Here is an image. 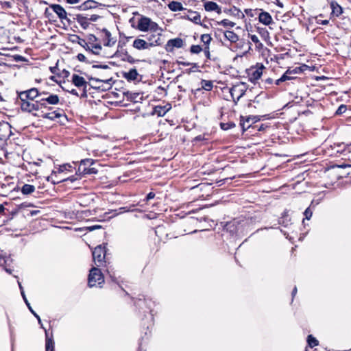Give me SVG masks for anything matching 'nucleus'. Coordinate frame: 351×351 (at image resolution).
<instances>
[{"label": "nucleus", "mask_w": 351, "mask_h": 351, "mask_svg": "<svg viewBox=\"0 0 351 351\" xmlns=\"http://www.w3.org/2000/svg\"><path fill=\"white\" fill-rule=\"evenodd\" d=\"M71 16H75L73 19H76V21L80 25V26L84 29H86L89 27L90 22L97 21L100 16L97 14H87L83 13H73L69 14Z\"/></svg>", "instance_id": "obj_1"}, {"label": "nucleus", "mask_w": 351, "mask_h": 351, "mask_svg": "<svg viewBox=\"0 0 351 351\" xmlns=\"http://www.w3.org/2000/svg\"><path fill=\"white\" fill-rule=\"evenodd\" d=\"M125 45V41L119 40L117 45V50L114 54L109 56L110 58H120L122 61L128 62L130 64H134L138 62V60L134 59L128 54V51L124 48Z\"/></svg>", "instance_id": "obj_2"}, {"label": "nucleus", "mask_w": 351, "mask_h": 351, "mask_svg": "<svg viewBox=\"0 0 351 351\" xmlns=\"http://www.w3.org/2000/svg\"><path fill=\"white\" fill-rule=\"evenodd\" d=\"M134 304L137 307L143 309V307L146 308V310L143 311V313H145L144 317L149 319L150 322H152L154 319V315L152 314V304H154V302L151 300L138 298L135 301Z\"/></svg>", "instance_id": "obj_3"}, {"label": "nucleus", "mask_w": 351, "mask_h": 351, "mask_svg": "<svg viewBox=\"0 0 351 351\" xmlns=\"http://www.w3.org/2000/svg\"><path fill=\"white\" fill-rule=\"evenodd\" d=\"M99 285L104 282V278L101 270L97 267H93L89 272L88 277V285L90 287L96 285V283Z\"/></svg>", "instance_id": "obj_4"}, {"label": "nucleus", "mask_w": 351, "mask_h": 351, "mask_svg": "<svg viewBox=\"0 0 351 351\" xmlns=\"http://www.w3.org/2000/svg\"><path fill=\"white\" fill-rule=\"evenodd\" d=\"M106 249L104 246L101 245H97L93 250L92 254L93 258L95 263L97 267L101 266L102 263L104 262V259L106 257Z\"/></svg>", "instance_id": "obj_5"}, {"label": "nucleus", "mask_w": 351, "mask_h": 351, "mask_svg": "<svg viewBox=\"0 0 351 351\" xmlns=\"http://www.w3.org/2000/svg\"><path fill=\"white\" fill-rule=\"evenodd\" d=\"M18 97H23L25 99L34 101L40 97V91L36 88H32L29 90L18 93Z\"/></svg>", "instance_id": "obj_6"}, {"label": "nucleus", "mask_w": 351, "mask_h": 351, "mask_svg": "<svg viewBox=\"0 0 351 351\" xmlns=\"http://www.w3.org/2000/svg\"><path fill=\"white\" fill-rule=\"evenodd\" d=\"M50 8L57 14L61 22H63L64 19H67V16L69 14H72L70 11H66L59 4H51L50 5Z\"/></svg>", "instance_id": "obj_7"}, {"label": "nucleus", "mask_w": 351, "mask_h": 351, "mask_svg": "<svg viewBox=\"0 0 351 351\" xmlns=\"http://www.w3.org/2000/svg\"><path fill=\"white\" fill-rule=\"evenodd\" d=\"M245 93L244 88H241V85H234L230 88V93L234 102L237 104Z\"/></svg>", "instance_id": "obj_8"}, {"label": "nucleus", "mask_w": 351, "mask_h": 351, "mask_svg": "<svg viewBox=\"0 0 351 351\" xmlns=\"http://www.w3.org/2000/svg\"><path fill=\"white\" fill-rule=\"evenodd\" d=\"M263 69H265L263 64H258L255 69H251L250 73H249L250 81L255 83L258 80H259L263 75Z\"/></svg>", "instance_id": "obj_9"}, {"label": "nucleus", "mask_w": 351, "mask_h": 351, "mask_svg": "<svg viewBox=\"0 0 351 351\" xmlns=\"http://www.w3.org/2000/svg\"><path fill=\"white\" fill-rule=\"evenodd\" d=\"M183 45V40L180 38H176L168 40L165 47V49L168 52H172L174 48H182Z\"/></svg>", "instance_id": "obj_10"}, {"label": "nucleus", "mask_w": 351, "mask_h": 351, "mask_svg": "<svg viewBox=\"0 0 351 351\" xmlns=\"http://www.w3.org/2000/svg\"><path fill=\"white\" fill-rule=\"evenodd\" d=\"M240 228L241 226L239 221L234 220L232 221L227 222L224 226V230L230 232L231 235L237 236L239 234Z\"/></svg>", "instance_id": "obj_11"}, {"label": "nucleus", "mask_w": 351, "mask_h": 351, "mask_svg": "<svg viewBox=\"0 0 351 351\" xmlns=\"http://www.w3.org/2000/svg\"><path fill=\"white\" fill-rule=\"evenodd\" d=\"M259 120L260 119L257 116H249L245 119H244V117L241 116L240 126L242 129V133H244L247 129L253 126L252 125H247L245 128V122L249 123L250 121H252L253 123H255Z\"/></svg>", "instance_id": "obj_12"}, {"label": "nucleus", "mask_w": 351, "mask_h": 351, "mask_svg": "<svg viewBox=\"0 0 351 351\" xmlns=\"http://www.w3.org/2000/svg\"><path fill=\"white\" fill-rule=\"evenodd\" d=\"M161 37L162 33H151V34L147 37V43H153V47L161 45L163 43V40Z\"/></svg>", "instance_id": "obj_13"}, {"label": "nucleus", "mask_w": 351, "mask_h": 351, "mask_svg": "<svg viewBox=\"0 0 351 351\" xmlns=\"http://www.w3.org/2000/svg\"><path fill=\"white\" fill-rule=\"evenodd\" d=\"M101 3H99L93 0H87L80 5L77 6V8L80 11H86L88 10L94 9L97 8L99 5H101Z\"/></svg>", "instance_id": "obj_14"}, {"label": "nucleus", "mask_w": 351, "mask_h": 351, "mask_svg": "<svg viewBox=\"0 0 351 351\" xmlns=\"http://www.w3.org/2000/svg\"><path fill=\"white\" fill-rule=\"evenodd\" d=\"M20 99L19 106L23 112L32 113V103L34 101L18 97Z\"/></svg>", "instance_id": "obj_15"}, {"label": "nucleus", "mask_w": 351, "mask_h": 351, "mask_svg": "<svg viewBox=\"0 0 351 351\" xmlns=\"http://www.w3.org/2000/svg\"><path fill=\"white\" fill-rule=\"evenodd\" d=\"M151 19L147 16H141L138 21L137 28L141 32H147L149 28Z\"/></svg>", "instance_id": "obj_16"}, {"label": "nucleus", "mask_w": 351, "mask_h": 351, "mask_svg": "<svg viewBox=\"0 0 351 351\" xmlns=\"http://www.w3.org/2000/svg\"><path fill=\"white\" fill-rule=\"evenodd\" d=\"M204 2V7L206 11L207 12H213L215 11L218 14H220L221 12V8L218 5V4L214 1H205L203 0Z\"/></svg>", "instance_id": "obj_17"}, {"label": "nucleus", "mask_w": 351, "mask_h": 351, "mask_svg": "<svg viewBox=\"0 0 351 351\" xmlns=\"http://www.w3.org/2000/svg\"><path fill=\"white\" fill-rule=\"evenodd\" d=\"M42 117L43 119H47L51 121H55L56 119L60 117H63L65 119H66V116L64 112H62V111H53L51 112L44 113L43 114H42Z\"/></svg>", "instance_id": "obj_18"}, {"label": "nucleus", "mask_w": 351, "mask_h": 351, "mask_svg": "<svg viewBox=\"0 0 351 351\" xmlns=\"http://www.w3.org/2000/svg\"><path fill=\"white\" fill-rule=\"evenodd\" d=\"M101 32L104 34V45L106 47H112L116 43V39L112 38L111 33L106 29L103 28Z\"/></svg>", "instance_id": "obj_19"}, {"label": "nucleus", "mask_w": 351, "mask_h": 351, "mask_svg": "<svg viewBox=\"0 0 351 351\" xmlns=\"http://www.w3.org/2000/svg\"><path fill=\"white\" fill-rule=\"evenodd\" d=\"M132 46L136 49L142 50L153 47V43H147L145 40L137 38L133 42Z\"/></svg>", "instance_id": "obj_20"}, {"label": "nucleus", "mask_w": 351, "mask_h": 351, "mask_svg": "<svg viewBox=\"0 0 351 351\" xmlns=\"http://www.w3.org/2000/svg\"><path fill=\"white\" fill-rule=\"evenodd\" d=\"M183 18L187 19L195 24H201V16L197 12L188 10V14L184 15Z\"/></svg>", "instance_id": "obj_21"}, {"label": "nucleus", "mask_w": 351, "mask_h": 351, "mask_svg": "<svg viewBox=\"0 0 351 351\" xmlns=\"http://www.w3.org/2000/svg\"><path fill=\"white\" fill-rule=\"evenodd\" d=\"M71 82L77 88H80V87L86 88L87 84H88L87 82L85 80V79L83 77L80 76L77 74H73L72 75Z\"/></svg>", "instance_id": "obj_22"}, {"label": "nucleus", "mask_w": 351, "mask_h": 351, "mask_svg": "<svg viewBox=\"0 0 351 351\" xmlns=\"http://www.w3.org/2000/svg\"><path fill=\"white\" fill-rule=\"evenodd\" d=\"M258 20L265 25H269L273 22L271 16L267 12H261L258 15Z\"/></svg>", "instance_id": "obj_23"}, {"label": "nucleus", "mask_w": 351, "mask_h": 351, "mask_svg": "<svg viewBox=\"0 0 351 351\" xmlns=\"http://www.w3.org/2000/svg\"><path fill=\"white\" fill-rule=\"evenodd\" d=\"M138 73L135 68L131 69L128 72L123 73V76L128 82L134 81L137 79Z\"/></svg>", "instance_id": "obj_24"}, {"label": "nucleus", "mask_w": 351, "mask_h": 351, "mask_svg": "<svg viewBox=\"0 0 351 351\" xmlns=\"http://www.w3.org/2000/svg\"><path fill=\"white\" fill-rule=\"evenodd\" d=\"M45 332L46 337L45 351H54V341L53 339V337H49L46 329H45Z\"/></svg>", "instance_id": "obj_25"}, {"label": "nucleus", "mask_w": 351, "mask_h": 351, "mask_svg": "<svg viewBox=\"0 0 351 351\" xmlns=\"http://www.w3.org/2000/svg\"><path fill=\"white\" fill-rule=\"evenodd\" d=\"M223 34L225 38L232 43H236L239 40V36L233 31H225Z\"/></svg>", "instance_id": "obj_26"}, {"label": "nucleus", "mask_w": 351, "mask_h": 351, "mask_svg": "<svg viewBox=\"0 0 351 351\" xmlns=\"http://www.w3.org/2000/svg\"><path fill=\"white\" fill-rule=\"evenodd\" d=\"M73 39L72 40V42L73 43H77V44H79L81 47H82L83 48L85 49V50L86 51H88V50H90V45H88V43H87L86 42V40L84 39H82L79 36L77 35H73Z\"/></svg>", "instance_id": "obj_27"}, {"label": "nucleus", "mask_w": 351, "mask_h": 351, "mask_svg": "<svg viewBox=\"0 0 351 351\" xmlns=\"http://www.w3.org/2000/svg\"><path fill=\"white\" fill-rule=\"evenodd\" d=\"M44 100L46 101L47 104L51 105H56L60 101L58 95L55 94H49L47 97H44Z\"/></svg>", "instance_id": "obj_28"}, {"label": "nucleus", "mask_w": 351, "mask_h": 351, "mask_svg": "<svg viewBox=\"0 0 351 351\" xmlns=\"http://www.w3.org/2000/svg\"><path fill=\"white\" fill-rule=\"evenodd\" d=\"M169 110L167 108L166 106H157L154 107L153 114L157 115L158 117H163Z\"/></svg>", "instance_id": "obj_29"}, {"label": "nucleus", "mask_w": 351, "mask_h": 351, "mask_svg": "<svg viewBox=\"0 0 351 351\" xmlns=\"http://www.w3.org/2000/svg\"><path fill=\"white\" fill-rule=\"evenodd\" d=\"M201 84H202V87L196 89L195 93L197 91H200L201 89H204L206 91H210L212 90V88L213 87V82H212V81H210V80H202Z\"/></svg>", "instance_id": "obj_30"}, {"label": "nucleus", "mask_w": 351, "mask_h": 351, "mask_svg": "<svg viewBox=\"0 0 351 351\" xmlns=\"http://www.w3.org/2000/svg\"><path fill=\"white\" fill-rule=\"evenodd\" d=\"M168 7L173 12L181 11V10H185L183 8V6H182L181 3H180L178 1H173L170 2L168 4Z\"/></svg>", "instance_id": "obj_31"}, {"label": "nucleus", "mask_w": 351, "mask_h": 351, "mask_svg": "<svg viewBox=\"0 0 351 351\" xmlns=\"http://www.w3.org/2000/svg\"><path fill=\"white\" fill-rule=\"evenodd\" d=\"M330 5L332 12L336 16H339L343 13V8L337 2H332Z\"/></svg>", "instance_id": "obj_32"}, {"label": "nucleus", "mask_w": 351, "mask_h": 351, "mask_svg": "<svg viewBox=\"0 0 351 351\" xmlns=\"http://www.w3.org/2000/svg\"><path fill=\"white\" fill-rule=\"evenodd\" d=\"M35 186L32 184H25L21 191L23 195H29L35 191Z\"/></svg>", "instance_id": "obj_33"}, {"label": "nucleus", "mask_w": 351, "mask_h": 351, "mask_svg": "<svg viewBox=\"0 0 351 351\" xmlns=\"http://www.w3.org/2000/svg\"><path fill=\"white\" fill-rule=\"evenodd\" d=\"M93 163L94 160L92 159L86 158L82 160L77 172H81V170L83 169L84 167H90Z\"/></svg>", "instance_id": "obj_34"}, {"label": "nucleus", "mask_w": 351, "mask_h": 351, "mask_svg": "<svg viewBox=\"0 0 351 351\" xmlns=\"http://www.w3.org/2000/svg\"><path fill=\"white\" fill-rule=\"evenodd\" d=\"M98 172V170L95 167H84L83 169L81 170V172H77L79 174H83V175H90V174H97Z\"/></svg>", "instance_id": "obj_35"}, {"label": "nucleus", "mask_w": 351, "mask_h": 351, "mask_svg": "<svg viewBox=\"0 0 351 351\" xmlns=\"http://www.w3.org/2000/svg\"><path fill=\"white\" fill-rule=\"evenodd\" d=\"M151 33H162V29L158 26V25L151 20L149 23V28Z\"/></svg>", "instance_id": "obj_36"}, {"label": "nucleus", "mask_w": 351, "mask_h": 351, "mask_svg": "<svg viewBox=\"0 0 351 351\" xmlns=\"http://www.w3.org/2000/svg\"><path fill=\"white\" fill-rule=\"evenodd\" d=\"M90 47V50H88V51H89L91 53L95 54V55H99V51L102 49L101 45L99 43L92 44Z\"/></svg>", "instance_id": "obj_37"}, {"label": "nucleus", "mask_w": 351, "mask_h": 351, "mask_svg": "<svg viewBox=\"0 0 351 351\" xmlns=\"http://www.w3.org/2000/svg\"><path fill=\"white\" fill-rule=\"evenodd\" d=\"M89 80H92V81H95L97 82H103V83L107 84L109 86L107 88V89L110 88V87L111 86L112 82H114L113 79L112 77H110L109 79H107V80H100V79H98V78H96V77H89Z\"/></svg>", "instance_id": "obj_38"}, {"label": "nucleus", "mask_w": 351, "mask_h": 351, "mask_svg": "<svg viewBox=\"0 0 351 351\" xmlns=\"http://www.w3.org/2000/svg\"><path fill=\"white\" fill-rule=\"evenodd\" d=\"M290 220L291 219L289 217V215L287 214V213H285L283 216L280 218L279 223L285 227H287L289 224Z\"/></svg>", "instance_id": "obj_39"}, {"label": "nucleus", "mask_w": 351, "mask_h": 351, "mask_svg": "<svg viewBox=\"0 0 351 351\" xmlns=\"http://www.w3.org/2000/svg\"><path fill=\"white\" fill-rule=\"evenodd\" d=\"M302 71L303 70L301 69V67H295L293 69H287L283 75L292 76L291 75L301 73Z\"/></svg>", "instance_id": "obj_40"}, {"label": "nucleus", "mask_w": 351, "mask_h": 351, "mask_svg": "<svg viewBox=\"0 0 351 351\" xmlns=\"http://www.w3.org/2000/svg\"><path fill=\"white\" fill-rule=\"evenodd\" d=\"M307 343H308V345L309 346V347H311V348H313V347L317 346L319 343L318 341L314 337H313L312 335H308Z\"/></svg>", "instance_id": "obj_41"}, {"label": "nucleus", "mask_w": 351, "mask_h": 351, "mask_svg": "<svg viewBox=\"0 0 351 351\" xmlns=\"http://www.w3.org/2000/svg\"><path fill=\"white\" fill-rule=\"evenodd\" d=\"M347 147H348L347 145L342 143L335 144L334 149H335L336 152L338 153H343L346 150V149L348 148Z\"/></svg>", "instance_id": "obj_42"}, {"label": "nucleus", "mask_w": 351, "mask_h": 351, "mask_svg": "<svg viewBox=\"0 0 351 351\" xmlns=\"http://www.w3.org/2000/svg\"><path fill=\"white\" fill-rule=\"evenodd\" d=\"M200 38L201 41L204 43L205 46L209 45L212 40L211 36L208 34H202Z\"/></svg>", "instance_id": "obj_43"}, {"label": "nucleus", "mask_w": 351, "mask_h": 351, "mask_svg": "<svg viewBox=\"0 0 351 351\" xmlns=\"http://www.w3.org/2000/svg\"><path fill=\"white\" fill-rule=\"evenodd\" d=\"M202 51H203V48L198 45H193L190 47V52L193 54H198Z\"/></svg>", "instance_id": "obj_44"}, {"label": "nucleus", "mask_w": 351, "mask_h": 351, "mask_svg": "<svg viewBox=\"0 0 351 351\" xmlns=\"http://www.w3.org/2000/svg\"><path fill=\"white\" fill-rule=\"evenodd\" d=\"M235 127V123L232 121H230V122H228V123H220V128L223 130H228L230 128H234Z\"/></svg>", "instance_id": "obj_45"}, {"label": "nucleus", "mask_w": 351, "mask_h": 351, "mask_svg": "<svg viewBox=\"0 0 351 351\" xmlns=\"http://www.w3.org/2000/svg\"><path fill=\"white\" fill-rule=\"evenodd\" d=\"M191 67L190 69L185 70V73L190 74L191 73L195 72L196 71H198V68L199 67L197 63L195 62H191Z\"/></svg>", "instance_id": "obj_46"}, {"label": "nucleus", "mask_w": 351, "mask_h": 351, "mask_svg": "<svg viewBox=\"0 0 351 351\" xmlns=\"http://www.w3.org/2000/svg\"><path fill=\"white\" fill-rule=\"evenodd\" d=\"M294 78H295V77H293V76L282 75L279 79L276 80V84L279 85L281 82H284L287 80H293Z\"/></svg>", "instance_id": "obj_47"}, {"label": "nucleus", "mask_w": 351, "mask_h": 351, "mask_svg": "<svg viewBox=\"0 0 351 351\" xmlns=\"http://www.w3.org/2000/svg\"><path fill=\"white\" fill-rule=\"evenodd\" d=\"M70 167H71V165H69V164H64L62 166H60L58 171L53 170L52 174L56 175L57 173H62L64 171H67V170H69V168H70Z\"/></svg>", "instance_id": "obj_48"}, {"label": "nucleus", "mask_w": 351, "mask_h": 351, "mask_svg": "<svg viewBox=\"0 0 351 351\" xmlns=\"http://www.w3.org/2000/svg\"><path fill=\"white\" fill-rule=\"evenodd\" d=\"M218 24L221 25L224 27H232L235 25V23L232 21H230L228 19H223L220 22H218Z\"/></svg>", "instance_id": "obj_49"}, {"label": "nucleus", "mask_w": 351, "mask_h": 351, "mask_svg": "<svg viewBox=\"0 0 351 351\" xmlns=\"http://www.w3.org/2000/svg\"><path fill=\"white\" fill-rule=\"evenodd\" d=\"M252 41L256 45L258 48H262L263 45L260 42L258 38L256 35H250V36Z\"/></svg>", "instance_id": "obj_50"}, {"label": "nucleus", "mask_w": 351, "mask_h": 351, "mask_svg": "<svg viewBox=\"0 0 351 351\" xmlns=\"http://www.w3.org/2000/svg\"><path fill=\"white\" fill-rule=\"evenodd\" d=\"M346 110H347V106L344 104H341L340 106H339V108L336 110L335 114L341 115V114H343L344 112H346Z\"/></svg>", "instance_id": "obj_51"}, {"label": "nucleus", "mask_w": 351, "mask_h": 351, "mask_svg": "<svg viewBox=\"0 0 351 351\" xmlns=\"http://www.w3.org/2000/svg\"><path fill=\"white\" fill-rule=\"evenodd\" d=\"M18 283H19V288H20V290H21V295H22V297H23V298L24 300V302H25L27 306L29 308L30 307L29 306V302H28V300H27V298L25 296V292L23 291V287L21 286V283L19 282H18Z\"/></svg>", "instance_id": "obj_52"}, {"label": "nucleus", "mask_w": 351, "mask_h": 351, "mask_svg": "<svg viewBox=\"0 0 351 351\" xmlns=\"http://www.w3.org/2000/svg\"><path fill=\"white\" fill-rule=\"evenodd\" d=\"M38 105L39 106V108H46L47 107V103L46 101L44 100V97L42 98H38V99L36 100Z\"/></svg>", "instance_id": "obj_53"}, {"label": "nucleus", "mask_w": 351, "mask_h": 351, "mask_svg": "<svg viewBox=\"0 0 351 351\" xmlns=\"http://www.w3.org/2000/svg\"><path fill=\"white\" fill-rule=\"evenodd\" d=\"M29 310L34 315V317H36L40 327L45 330V328L43 327V323H42L40 316L32 309V308L29 307Z\"/></svg>", "instance_id": "obj_54"}, {"label": "nucleus", "mask_w": 351, "mask_h": 351, "mask_svg": "<svg viewBox=\"0 0 351 351\" xmlns=\"http://www.w3.org/2000/svg\"><path fill=\"white\" fill-rule=\"evenodd\" d=\"M312 215H313V211L310 207L307 208L304 212V215L305 216V219H306L307 220H309L311 218Z\"/></svg>", "instance_id": "obj_55"}, {"label": "nucleus", "mask_w": 351, "mask_h": 351, "mask_svg": "<svg viewBox=\"0 0 351 351\" xmlns=\"http://www.w3.org/2000/svg\"><path fill=\"white\" fill-rule=\"evenodd\" d=\"M0 5L3 9H8L12 8V3L10 1H1Z\"/></svg>", "instance_id": "obj_56"}, {"label": "nucleus", "mask_w": 351, "mask_h": 351, "mask_svg": "<svg viewBox=\"0 0 351 351\" xmlns=\"http://www.w3.org/2000/svg\"><path fill=\"white\" fill-rule=\"evenodd\" d=\"M77 58L80 62H86V63H88V64L90 63V62L88 61L87 60V58H86V56L84 54H82V53H78L77 56Z\"/></svg>", "instance_id": "obj_57"}, {"label": "nucleus", "mask_w": 351, "mask_h": 351, "mask_svg": "<svg viewBox=\"0 0 351 351\" xmlns=\"http://www.w3.org/2000/svg\"><path fill=\"white\" fill-rule=\"evenodd\" d=\"M34 102L32 103V114L34 116V117H38V114L36 113H34V111H38L40 110L39 108V106L38 105L37 102L36 101V100L34 101Z\"/></svg>", "instance_id": "obj_58"}, {"label": "nucleus", "mask_w": 351, "mask_h": 351, "mask_svg": "<svg viewBox=\"0 0 351 351\" xmlns=\"http://www.w3.org/2000/svg\"><path fill=\"white\" fill-rule=\"evenodd\" d=\"M205 56L207 59H211L209 45L205 46L203 49Z\"/></svg>", "instance_id": "obj_59"}, {"label": "nucleus", "mask_w": 351, "mask_h": 351, "mask_svg": "<svg viewBox=\"0 0 351 351\" xmlns=\"http://www.w3.org/2000/svg\"><path fill=\"white\" fill-rule=\"evenodd\" d=\"M98 38L94 34H89L88 36V43L90 44V45L93 44L94 42H96Z\"/></svg>", "instance_id": "obj_60"}, {"label": "nucleus", "mask_w": 351, "mask_h": 351, "mask_svg": "<svg viewBox=\"0 0 351 351\" xmlns=\"http://www.w3.org/2000/svg\"><path fill=\"white\" fill-rule=\"evenodd\" d=\"M322 15L320 14L319 15L317 18H316V23L317 24H321V25H326L329 23V21L328 20H321V19H319L318 17L319 16H322Z\"/></svg>", "instance_id": "obj_61"}, {"label": "nucleus", "mask_w": 351, "mask_h": 351, "mask_svg": "<svg viewBox=\"0 0 351 351\" xmlns=\"http://www.w3.org/2000/svg\"><path fill=\"white\" fill-rule=\"evenodd\" d=\"M139 95V93H130V99L132 101L136 102Z\"/></svg>", "instance_id": "obj_62"}, {"label": "nucleus", "mask_w": 351, "mask_h": 351, "mask_svg": "<svg viewBox=\"0 0 351 351\" xmlns=\"http://www.w3.org/2000/svg\"><path fill=\"white\" fill-rule=\"evenodd\" d=\"M253 128H256L258 131H263L266 128H267V125H265L264 124H261L260 125H254L252 126Z\"/></svg>", "instance_id": "obj_63"}, {"label": "nucleus", "mask_w": 351, "mask_h": 351, "mask_svg": "<svg viewBox=\"0 0 351 351\" xmlns=\"http://www.w3.org/2000/svg\"><path fill=\"white\" fill-rule=\"evenodd\" d=\"M73 18H75V16H71L70 15H68L67 19L64 20L67 22L68 25H71L72 23L76 21V19H73Z\"/></svg>", "instance_id": "obj_64"}]
</instances>
